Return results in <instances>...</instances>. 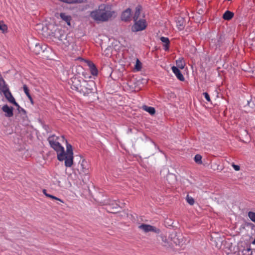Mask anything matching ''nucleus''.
<instances>
[{"mask_svg": "<svg viewBox=\"0 0 255 255\" xmlns=\"http://www.w3.org/2000/svg\"><path fill=\"white\" fill-rule=\"evenodd\" d=\"M233 16H234L233 12H232L230 11H229V10H227L224 13V14L223 15V18L225 20H229L231 19L233 17Z\"/></svg>", "mask_w": 255, "mask_h": 255, "instance_id": "f3484780", "label": "nucleus"}, {"mask_svg": "<svg viewBox=\"0 0 255 255\" xmlns=\"http://www.w3.org/2000/svg\"><path fill=\"white\" fill-rule=\"evenodd\" d=\"M186 201L190 205H193L195 203L194 199L188 195L186 197Z\"/></svg>", "mask_w": 255, "mask_h": 255, "instance_id": "bb28decb", "label": "nucleus"}, {"mask_svg": "<svg viewBox=\"0 0 255 255\" xmlns=\"http://www.w3.org/2000/svg\"><path fill=\"white\" fill-rule=\"evenodd\" d=\"M2 110L6 113V117H11L13 116V108L12 107H9L5 105L2 107Z\"/></svg>", "mask_w": 255, "mask_h": 255, "instance_id": "ddd939ff", "label": "nucleus"}, {"mask_svg": "<svg viewBox=\"0 0 255 255\" xmlns=\"http://www.w3.org/2000/svg\"><path fill=\"white\" fill-rule=\"evenodd\" d=\"M121 19L126 22L131 20V9L130 8H128L122 12L121 14Z\"/></svg>", "mask_w": 255, "mask_h": 255, "instance_id": "9b49d317", "label": "nucleus"}, {"mask_svg": "<svg viewBox=\"0 0 255 255\" xmlns=\"http://www.w3.org/2000/svg\"><path fill=\"white\" fill-rule=\"evenodd\" d=\"M54 36L56 38H57L59 40H62L64 38V32L62 29H56L54 33Z\"/></svg>", "mask_w": 255, "mask_h": 255, "instance_id": "dca6fc26", "label": "nucleus"}, {"mask_svg": "<svg viewBox=\"0 0 255 255\" xmlns=\"http://www.w3.org/2000/svg\"><path fill=\"white\" fill-rule=\"evenodd\" d=\"M88 66L89 67L90 72L93 76H97L98 73V69L95 65L92 62H88Z\"/></svg>", "mask_w": 255, "mask_h": 255, "instance_id": "2eb2a0df", "label": "nucleus"}, {"mask_svg": "<svg viewBox=\"0 0 255 255\" xmlns=\"http://www.w3.org/2000/svg\"><path fill=\"white\" fill-rule=\"evenodd\" d=\"M119 206L117 204H116L115 205V206L114 207L115 208H117L118 207H119Z\"/></svg>", "mask_w": 255, "mask_h": 255, "instance_id": "473e14b6", "label": "nucleus"}, {"mask_svg": "<svg viewBox=\"0 0 255 255\" xmlns=\"http://www.w3.org/2000/svg\"><path fill=\"white\" fill-rule=\"evenodd\" d=\"M232 166L236 171H239L240 170V167L239 165H236L234 163L232 164Z\"/></svg>", "mask_w": 255, "mask_h": 255, "instance_id": "7c9ffc66", "label": "nucleus"}, {"mask_svg": "<svg viewBox=\"0 0 255 255\" xmlns=\"http://www.w3.org/2000/svg\"><path fill=\"white\" fill-rule=\"evenodd\" d=\"M252 244L253 245H255V239H254V240L252 242Z\"/></svg>", "mask_w": 255, "mask_h": 255, "instance_id": "72a5a7b5", "label": "nucleus"}, {"mask_svg": "<svg viewBox=\"0 0 255 255\" xmlns=\"http://www.w3.org/2000/svg\"><path fill=\"white\" fill-rule=\"evenodd\" d=\"M176 64L178 68L183 69L185 65V63L183 58H179L176 61Z\"/></svg>", "mask_w": 255, "mask_h": 255, "instance_id": "6ab92c4d", "label": "nucleus"}, {"mask_svg": "<svg viewBox=\"0 0 255 255\" xmlns=\"http://www.w3.org/2000/svg\"><path fill=\"white\" fill-rule=\"evenodd\" d=\"M160 39V40L163 43H165L166 45L169 44L170 41H169V39L168 38L162 36V37H161Z\"/></svg>", "mask_w": 255, "mask_h": 255, "instance_id": "c85d7f7f", "label": "nucleus"}, {"mask_svg": "<svg viewBox=\"0 0 255 255\" xmlns=\"http://www.w3.org/2000/svg\"><path fill=\"white\" fill-rule=\"evenodd\" d=\"M195 161L199 164L202 163V156L200 154H196L194 157Z\"/></svg>", "mask_w": 255, "mask_h": 255, "instance_id": "393cba45", "label": "nucleus"}, {"mask_svg": "<svg viewBox=\"0 0 255 255\" xmlns=\"http://www.w3.org/2000/svg\"><path fill=\"white\" fill-rule=\"evenodd\" d=\"M171 69L173 73L176 75V77L179 80L181 81H183L184 80V77L183 75L182 74L181 72L177 67L173 66Z\"/></svg>", "mask_w": 255, "mask_h": 255, "instance_id": "f8f14e48", "label": "nucleus"}, {"mask_svg": "<svg viewBox=\"0 0 255 255\" xmlns=\"http://www.w3.org/2000/svg\"><path fill=\"white\" fill-rule=\"evenodd\" d=\"M138 229L142 230L144 233L150 232L156 234H159L160 233L159 229L148 224H142L138 226Z\"/></svg>", "mask_w": 255, "mask_h": 255, "instance_id": "423d86ee", "label": "nucleus"}, {"mask_svg": "<svg viewBox=\"0 0 255 255\" xmlns=\"http://www.w3.org/2000/svg\"><path fill=\"white\" fill-rule=\"evenodd\" d=\"M90 164L89 162L85 159H82L80 160L78 170L80 174L86 175L89 173Z\"/></svg>", "mask_w": 255, "mask_h": 255, "instance_id": "39448f33", "label": "nucleus"}, {"mask_svg": "<svg viewBox=\"0 0 255 255\" xmlns=\"http://www.w3.org/2000/svg\"><path fill=\"white\" fill-rule=\"evenodd\" d=\"M64 140L65 138L63 136H57L52 135L48 138V141L51 147L57 153L58 160L60 161L64 160L65 166L67 167H70L73 163L72 146L71 144L67 143L66 151L65 152L64 147L60 143Z\"/></svg>", "mask_w": 255, "mask_h": 255, "instance_id": "f257e3e1", "label": "nucleus"}, {"mask_svg": "<svg viewBox=\"0 0 255 255\" xmlns=\"http://www.w3.org/2000/svg\"><path fill=\"white\" fill-rule=\"evenodd\" d=\"M41 51L42 48L41 45L39 43H36L35 47L33 49V52L37 55L39 54Z\"/></svg>", "mask_w": 255, "mask_h": 255, "instance_id": "5701e85b", "label": "nucleus"}, {"mask_svg": "<svg viewBox=\"0 0 255 255\" xmlns=\"http://www.w3.org/2000/svg\"><path fill=\"white\" fill-rule=\"evenodd\" d=\"M144 17V14L142 13V6L140 5H137L135 8V11L133 16V20L143 19Z\"/></svg>", "mask_w": 255, "mask_h": 255, "instance_id": "9d476101", "label": "nucleus"}, {"mask_svg": "<svg viewBox=\"0 0 255 255\" xmlns=\"http://www.w3.org/2000/svg\"><path fill=\"white\" fill-rule=\"evenodd\" d=\"M203 95L204 96L205 98L206 99V100L207 101H208V102L211 101L210 96H209V95L207 93L205 92V93H203Z\"/></svg>", "mask_w": 255, "mask_h": 255, "instance_id": "c756f323", "label": "nucleus"}, {"mask_svg": "<svg viewBox=\"0 0 255 255\" xmlns=\"http://www.w3.org/2000/svg\"><path fill=\"white\" fill-rule=\"evenodd\" d=\"M142 67V64L138 59H136V63L134 66V69L136 71H139L141 70Z\"/></svg>", "mask_w": 255, "mask_h": 255, "instance_id": "b1692460", "label": "nucleus"}, {"mask_svg": "<svg viewBox=\"0 0 255 255\" xmlns=\"http://www.w3.org/2000/svg\"><path fill=\"white\" fill-rule=\"evenodd\" d=\"M2 93L4 95L6 99L9 102L13 104L14 105H15L16 107H17L18 110H19L20 107L19 105L15 102L14 98L12 96L11 93L9 90V89L7 88Z\"/></svg>", "mask_w": 255, "mask_h": 255, "instance_id": "6e6552de", "label": "nucleus"}, {"mask_svg": "<svg viewBox=\"0 0 255 255\" xmlns=\"http://www.w3.org/2000/svg\"><path fill=\"white\" fill-rule=\"evenodd\" d=\"M94 87L95 83L93 81L88 82L85 80H82V84L78 92L84 96H87L93 92V88Z\"/></svg>", "mask_w": 255, "mask_h": 255, "instance_id": "7ed1b4c3", "label": "nucleus"}, {"mask_svg": "<svg viewBox=\"0 0 255 255\" xmlns=\"http://www.w3.org/2000/svg\"><path fill=\"white\" fill-rule=\"evenodd\" d=\"M2 77L1 76V75L0 74V78H1Z\"/></svg>", "mask_w": 255, "mask_h": 255, "instance_id": "c9c22d12", "label": "nucleus"}, {"mask_svg": "<svg viewBox=\"0 0 255 255\" xmlns=\"http://www.w3.org/2000/svg\"><path fill=\"white\" fill-rule=\"evenodd\" d=\"M8 88L6 85L5 82L3 79L1 77L0 78V92H2L6 89Z\"/></svg>", "mask_w": 255, "mask_h": 255, "instance_id": "412c9836", "label": "nucleus"}, {"mask_svg": "<svg viewBox=\"0 0 255 255\" xmlns=\"http://www.w3.org/2000/svg\"><path fill=\"white\" fill-rule=\"evenodd\" d=\"M248 216L250 219L254 222L255 223V213L253 212H249Z\"/></svg>", "mask_w": 255, "mask_h": 255, "instance_id": "cd10ccee", "label": "nucleus"}, {"mask_svg": "<svg viewBox=\"0 0 255 255\" xmlns=\"http://www.w3.org/2000/svg\"><path fill=\"white\" fill-rule=\"evenodd\" d=\"M42 192L46 197H47L48 198H51L52 199H54V200L59 201H60V202H61L62 203H64V201L62 200H61V199H59V198H57V197H55L54 196H53V195H51L50 194H49L47 193V191H46V189H43Z\"/></svg>", "mask_w": 255, "mask_h": 255, "instance_id": "aec40b11", "label": "nucleus"}, {"mask_svg": "<svg viewBox=\"0 0 255 255\" xmlns=\"http://www.w3.org/2000/svg\"><path fill=\"white\" fill-rule=\"evenodd\" d=\"M60 18L64 21L66 22L68 25H71V20L72 19L71 16L69 15H68L66 13H60L59 14Z\"/></svg>", "mask_w": 255, "mask_h": 255, "instance_id": "4468645a", "label": "nucleus"}, {"mask_svg": "<svg viewBox=\"0 0 255 255\" xmlns=\"http://www.w3.org/2000/svg\"><path fill=\"white\" fill-rule=\"evenodd\" d=\"M163 46V49L165 51H167L169 50V44L166 45L165 43H164Z\"/></svg>", "mask_w": 255, "mask_h": 255, "instance_id": "2f4dec72", "label": "nucleus"}, {"mask_svg": "<svg viewBox=\"0 0 255 255\" xmlns=\"http://www.w3.org/2000/svg\"><path fill=\"white\" fill-rule=\"evenodd\" d=\"M69 83L72 90L79 92L82 84V81H81L78 78L73 77L71 78Z\"/></svg>", "mask_w": 255, "mask_h": 255, "instance_id": "0eeeda50", "label": "nucleus"}, {"mask_svg": "<svg viewBox=\"0 0 255 255\" xmlns=\"http://www.w3.org/2000/svg\"><path fill=\"white\" fill-rule=\"evenodd\" d=\"M7 29V26L4 23L3 21L0 20V30L4 32Z\"/></svg>", "mask_w": 255, "mask_h": 255, "instance_id": "a878e982", "label": "nucleus"}, {"mask_svg": "<svg viewBox=\"0 0 255 255\" xmlns=\"http://www.w3.org/2000/svg\"><path fill=\"white\" fill-rule=\"evenodd\" d=\"M142 109L145 111L149 113L151 115H153L155 113V110L153 107L144 105L142 106Z\"/></svg>", "mask_w": 255, "mask_h": 255, "instance_id": "a211bd4d", "label": "nucleus"}, {"mask_svg": "<svg viewBox=\"0 0 255 255\" xmlns=\"http://www.w3.org/2000/svg\"><path fill=\"white\" fill-rule=\"evenodd\" d=\"M238 255H255V250L248 246L242 247L238 252Z\"/></svg>", "mask_w": 255, "mask_h": 255, "instance_id": "1a4fd4ad", "label": "nucleus"}, {"mask_svg": "<svg viewBox=\"0 0 255 255\" xmlns=\"http://www.w3.org/2000/svg\"><path fill=\"white\" fill-rule=\"evenodd\" d=\"M21 111H23V112L25 113V111L24 109H21Z\"/></svg>", "mask_w": 255, "mask_h": 255, "instance_id": "f704fd0d", "label": "nucleus"}, {"mask_svg": "<svg viewBox=\"0 0 255 255\" xmlns=\"http://www.w3.org/2000/svg\"><path fill=\"white\" fill-rule=\"evenodd\" d=\"M23 91H24L25 94L27 96L28 99L30 101V102L32 103H33V100H32V98L29 93V89H28L27 86L26 85H24L23 86Z\"/></svg>", "mask_w": 255, "mask_h": 255, "instance_id": "4be33fe9", "label": "nucleus"}, {"mask_svg": "<svg viewBox=\"0 0 255 255\" xmlns=\"http://www.w3.org/2000/svg\"><path fill=\"white\" fill-rule=\"evenodd\" d=\"M115 14L111 5L102 3L99 5L98 9L91 11L90 16L95 21L106 22L115 16Z\"/></svg>", "mask_w": 255, "mask_h": 255, "instance_id": "f03ea898", "label": "nucleus"}, {"mask_svg": "<svg viewBox=\"0 0 255 255\" xmlns=\"http://www.w3.org/2000/svg\"><path fill=\"white\" fill-rule=\"evenodd\" d=\"M134 23L131 26V31L137 32L144 30L147 27V22L145 18L133 20Z\"/></svg>", "mask_w": 255, "mask_h": 255, "instance_id": "20e7f679", "label": "nucleus"}]
</instances>
